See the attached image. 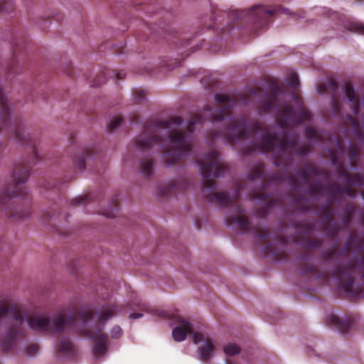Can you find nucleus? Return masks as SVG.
Returning a JSON list of instances; mask_svg holds the SVG:
<instances>
[{
  "instance_id": "nucleus-1",
  "label": "nucleus",
  "mask_w": 364,
  "mask_h": 364,
  "mask_svg": "<svg viewBox=\"0 0 364 364\" xmlns=\"http://www.w3.org/2000/svg\"><path fill=\"white\" fill-rule=\"evenodd\" d=\"M281 92V86L277 82L272 81L269 92L264 94V100L259 106L262 112H273L276 114L278 125L283 129L280 137L275 132H270L262 122H255L250 129L245 117L232 119V107L237 102H245L247 99L245 95L216 94L215 100L218 108L215 109L212 106L206 105L202 114H196L188 120L186 130L177 129L183 122L180 117L146 122L143 132L134 139V146L139 151L149 150L154 145L161 147L164 141L161 132L166 129L169 130L168 141L171 146L162 151V158L167 166H173L181 162L190 153L195 125L208 120L213 124H223L222 129L209 133V137L213 141L223 139L230 145H234L242 140L252 137L255 134L262 133L260 141L245 149L243 154L249 155L256 151L264 153L274 151L272 159L274 165L289 171L294 161V155L304 157L311 151V146H300L298 134H289L287 129L291 125L309 120L311 114L304 106L302 99L294 92L291 96L299 107L297 112L289 103L280 104L277 97Z\"/></svg>"
},
{
  "instance_id": "nucleus-2",
  "label": "nucleus",
  "mask_w": 364,
  "mask_h": 364,
  "mask_svg": "<svg viewBox=\"0 0 364 364\" xmlns=\"http://www.w3.org/2000/svg\"><path fill=\"white\" fill-rule=\"evenodd\" d=\"M122 311L121 306L108 303L97 314L92 310H79L70 316L57 314L52 320L46 316H34L28 318L27 322L32 330L48 335L60 333L64 330L75 328L80 335L95 340L93 354L100 357L107 350L108 336L102 332L105 323Z\"/></svg>"
},
{
  "instance_id": "nucleus-3",
  "label": "nucleus",
  "mask_w": 364,
  "mask_h": 364,
  "mask_svg": "<svg viewBox=\"0 0 364 364\" xmlns=\"http://www.w3.org/2000/svg\"><path fill=\"white\" fill-rule=\"evenodd\" d=\"M296 176L290 173L286 174L274 173L267 178V181L263 183L262 190L253 191L251 193L252 200H259L263 205L257 210L256 216L259 218H265L271 208L274 206H281L282 200L274 196L268 195L265 190L268 186L272 183H278L282 181H287L294 191L301 190L304 184H307L305 193L309 195H323L325 193V188L321 181H311L313 176L324 175L328 176V172L320 170L316 166L312 164H306L304 168L296 171Z\"/></svg>"
},
{
  "instance_id": "nucleus-4",
  "label": "nucleus",
  "mask_w": 364,
  "mask_h": 364,
  "mask_svg": "<svg viewBox=\"0 0 364 364\" xmlns=\"http://www.w3.org/2000/svg\"><path fill=\"white\" fill-rule=\"evenodd\" d=\"M243 189L242 184H240L235 191L232 198L227 193H210L205 197L210 203H215L221 207H229L232 215L226 218L228 225L235 224L245 232H255L256 236L262 242L269 237L267 231L258 227L253 226L247 216L244 215L245 210L239 203L240 191Z\"/></svg>"
},
{
  "instance_id": "nucleus-5",
  "label": "nucleus",
  "mask_w": 364,
  "mask_h": 364,
  "mask_svg": "<svg viewBox=\"0 0 364 364\" xmlns=\"http://www.w3.org/2000/svg\"><path fill=\"white\" fill-rule=\"evenodd\" d=\"M356 274H361L364 278V255L335 267L331 277L337 280L338 285L347 296L354 298L357 296L353 288Z\"/></svg>"
},
{
  "instance_id": "nucleus-6",
  "label": "nucleus",
  "mask_w": 364,
  "mask_h": 364,
  "mask_svg": "<svg viewBox=\"0 0 364 364\" xmlns=\"http://www.w3.org/2000/svg\"><path fill=\"white\" fill-rule=\"evenodd\" d=\"M203 176V187L212 190L215 186V178L222 176L228 169L222 161L218 151H208L203 157L198 160Z\"/></svg>"
},
{
  "instance_id": "nucleus-7",
  "label": "nucleus",
  "mask_w": 364,
  "mask_h": 364,
  "mask_svg": "<svg viewBox=\"0 0 364 364\" xmlns=\"http://www.w3.org/2000/svg\"><path fill=\"white\" fill-rule=\"evenodd\" d=\"M279 9H269L258 5L248 10H231L228 14L225 11H221L220 16L226 15L232 21L247 18V21L255 27L262 28L269 23V18L277 14Z\"/></svg>"
},
{
  "instance_id": "nucleus-8",
  "label": "nucleus",
  "mask_w": 364,
  "mask_h": 364,
  "mask_svg": "<svg viewBox=\"0 0 364 364\" xmlns=\"http://www.w3.org/2000/svg\"><path fill=\"white\" fill-rule=\"evenodd\" d=\"M174 322L178 324L173 329L172 336L173 339L177 342H181L186 340L187 334H191L194 343L198 344L203 340L204 336L198 332L193 331L191 323L183 318L178 314H174L171 316H168Z\"/></svg>"
},
{
  "instance_id": "nucleus-9",
  "label": "nucleus",
  "mask_w": 364,
  "mask_h": 364,
  "mask_svg": "<svg viewBox=\"0 0 364 364\" xmlns=\"http://www.w3.org/2000/svg\"><path fill=\"white\" fill-rule=\"evenodd\" d=\"M345 152V144L343 139L338 136L336 138V150L333 149H328V155L331 162L337 169L338 174L347 179L350 173L345 167L343 154Z\"/></svg>"
},
{
  "instance_id": "nucleus-10",
  "label": "nucleus",
  "mask_w": 364,
  "mask_h": 364,
  "mask_svg": "<svg viewBox=\"0 0 364 364\" xmlns=\"http://www.w3.org/2000/svg\"><path fill=\"white\" fill-rule=\"evenodd\" d=\"M301 272L311 277L313 279L319 284H327L331 278L329 274L326 271H320L314 265L302 264L301 267Z\"/></svg>"
},
{
  "instance_id": "nucleus-11",
  "label": "nucleus",
  "mask_w": 364,
  "mask_h": 364,
  "mask_svg": "<svg viewBox=\"0 0 364 364\" xmlns=\"http://www.w3.org/2000/svg\"><path fill=\"white\" fill-rule=\"evenodd\" d=\"M188 186L189 183L187 179L181 178L178 180L171 181L165 186L161 187L159 190V193L162 197H166L178 191L186 190Z\"/></svg>"
},
{
  "instance_id": "nucleus-12",
  "label": "nucleus",
  "mask_w": 364,
  "mask_h": 364,
  "mask_svg": "<svg viewBox=\"0 0 364 364\" xmlns=\"http://www.w3.org/2000/svg\"><path fill=\"white\" fill-rule=\"evenodd\" d=\"M107 76L109 77H117L118 79L125 78L126 73L124 71H110L107 68H104L100 73H98L92 81V87H98L103 85L106 82Z\"/></svg>"
},
{
  "instance_id": "nucleus-13",
  "label": "nucleus",
  "mask_w": 364,
  "mask_h": 364,
  "mask_svg": "<svg viewBox=\"0 0 364 364\" xmlns=\"http://www.w3.org/2000/svg\"><path fill=\"white\" fill-rule=\"evenodd\" d=\"M330 323L335 326L341 333H347L351 327L353 319L350 317L345 319L341 318L338 316L331 315L329 316Z\"/></svg>"
},
{
  "instance_id": "nucleus-14",
  "label": "nucleus",
  "mask_w": 364,
  "mask_h": 364,
  "mask_svg": "<svg viewBox=\"0 0 364 364\" xmlns=\"http://www.w3.org/2000/svg\"><path fill=\"white\" fill-rule=\"evenodd\" d=\"M344 93L351 103V109L355 114H358L360 109V102L355 96V90L351 83H346L344 88Z\"/></svg>"
},
{
  "instance_id": "nucleus-15",
  "label": "nucleus",
  "mask_w": 364,
  "mask_h": 364,
  "mask_svg": "<svg viewBox=\"0 0 364 364\" xmlns=\"http://www.w3.org/2000/svg\"><path fill=\"white\" fill-rule=\"evenodd\" d=\"M57 350L60 356L72 358L75 354L74 346L67 338H63L59 342L57 346Z\"/></svg>"
},
{
  "instance_id": "nucleus-16",
  "label": "nucleus",
  "mask_w": 364,
  "mask_h": 364,
  "mask_svg": "<svg viewBox=\"0 0 364 364\" xmlns=\"http://www.w3.org/2000/svg\"><path fill=\"white\" fill-rule=\"evenodd\" d=\"M202 341L205 342L204 346H199L198 348V353H199L200 360L205 362V361H208L210 358V357L214 351L215 347L212 342V340L210 338L205 339V338H204Z\"/></svg>"
},
{
  "instance_id": "nucleus-17",
  "label": "nucleus",
  "mask_w": 364,
  "mask_h": 364,
  "mask_svg": "<svg viewBox=\"0 0 364 364\" xmlns=\"http://www.w3.org/2000/svg\"><path fill=\"white\" fill-rule=\"evenodd\" d=\"M94 149L87 148L83 149L77 155L75 156L73 159L74 165L80 170L82 171L85 168V159L93 155Z\"/></svg>"
},
{
  "instance_id": "nucleus-18",
  "label": "nucleus",
  "mask_w": 364,
  "mask_h": 364,
  "mask_svg": "<svg viewBox=\"0 0 364 364\" xmlns=\"http://www.w3.org/2000/svg\"><path fill=\"white\" fill-rule=\"evenodd\" d=\"M264 165L263 163H258L255 167L248 173L247 178L249 181H254L259 180L264 182L266 178L264 174Z\"/></svg>"
},
{
  "instance_id": "nucleus-19",
  "label": "nucleus",
  "mask_w": 364,
  "mask_h": 364,
  "mask_svg": "<svg viewBox=\"0 0 364 364\" xmlns=\"http://www.w3.org/2000/svg\"><path fill=\"white\" fill-rule=\"evenodd\" d=\"M262 251L265 255H270L275 259L283 260L287 258L285 252L276 249L274 244L272 243L266 244L263 247Z\"/></svg>"
},
{
  "instance_id": "nucleus-20",
  "label": "nucleus",
  "mask_w": 364,
  "mask_h": 364,
  "mask_svg": "<svg viewBox=\"0 0 364 364\" xmlns=\"http://www.w3.org/2000/svg\"><path fill=\"white\" fill-rule=\"evenodd\" d=\"M346 152L350 166L353 168H356L360 159V153L357 146L354 144H351L347 149Z\"/></svg>"
},
{
  "instance_id": "nucleus-21",
  "label": "nucleus",
  "mask_w": 364,
  "mask_h": 364,
  "mask_svg": "<svg viewBox=\"0 0 364 364\" xmlns=\"http://www.w3.org/2000/svg\"><path fill=\"white\" fill-rule=\"evenodd\" d=\"M296 242L307 250H313L322 245V242L318 239H305L298 237Z\"/></svg>"
},
{
  "instance_id": "nucleus-22",
  "label": "nucleus",
  "mask_w": 364,
  "mask_h": 364,
  "mask_svg": "<svg viewBox=\"0 0 364 364\" xmlns=\"http://www.w3.org/2000/svg\"><path fill=\"white\" fill-rule=\"evenodd\" d=\"M153 166L154 161L150 158H146L140 161V170L144 177L149 178L153 175Z\"/></svg>"
},
{
  "instance_id": "nucleus-23",
  "label": "nucleus",
  "mask_w": 364,
  "mask_h": 364,
  "mask_svg": "<svg viewBox=\"0 0 364 364\" xmlns=\"http://www.w3.org/2000/svg\"><path fill=\"white\" fill-rule=\"evenodd\" d=\"M292 200L296 209L299 211L306 212L310 209L309 201L301 194L294 196Z\"/></svg>"
},
{
  "instance_id": "nucleus-24",
  "label": "nucleus",
  "mask_w": 364,
  "mask_h": 364,
  "mask_svg": "<svg viewBox=\"0 0 364 364\" xmlns=\"http://www.w3.org/2000/svg\"><path fill=\"white\" fill-rule=\"evenodd\" d=\"M23 66L20 63L18 59L14 58L7 64L6 68V73L9 76L14 74H19L23 71Z\"/></svg>"
},
{
  "instance_id": "nucleus-25",
  "label": "nucleus",
  "mask_w": 364,
  "mask_h": 364,
  "mask_svg": "<svg viewBox=\"0 0 364 364\" xmlns=\"http://www.w3.org/2000/svg\"><path fill=\"white\" fill-rule=\"evenodd\" d=\"M354 212L355 206L353 203H349L346 206L342 220L343 226H348L350 223Z\"/></svg>"
},
{
  "instance_id": "nucleus-26",
  "label": "nucleus",
  "mask_w": 364,
  "mask_h": 364,
  "mask_svg": "<svg viewBox=\"0 0 364 364\" xmlns=\"http://www.w3.org/2000/svg\"><path fill=\"white\" fill-rule=\"evenodd\" d=\"M346 183L349 186H361L364 183V178L360 173H350Z\"/></svg>"
},
{
  "instance_id": "nucleus-27",
  "label": "nucleus",
  "mask_w": 364,
  "mask_h": 364,
  "mask_svg": "<svg viewBox=\"0 0 364 364\" xmlns=\"http://www.w3.org/2000/svg\"><path fill=\"white\" fill-rule=\"evenodd\" d=\"M294 228L301 231V233L305 235H310L314 229V225L313 223H306L304 221L298 222L294 224Z\"/></svg>"
},
{
  "instance_id": "nucleus-28",
  "label": "nucleus",
  "mask_w": 364,
  "mask_h": 364,
  "mask_svg": "<svg viewBox=\"0 0 364 364\" xmlns=\"http://www.w3.org/2000/svg\"><path fill=\"white\" fill-rule=\"evenodd\" d=\"M343 196V187L338 184H335L328 196V200L332 202L334 200H341Z\"/></svg>"
},
{
  "instance_id": "nucleus-29",
  "label": "nucleus",
  "mask_w": 364,
  "mask_h": 364,
  "mask_svg": "<svg viewBox=\"0 0 364 364\" xmlns=\"http://www.w3.org/2000/svg\"><path fill=\"white\" fill-rule=\"evenodd\" d=\"M323 229L329 237L334 238L337 236L339 229L336 223H332L330 221L323 223Z\"/></svg>"
},
{
  "instance_id": "nucleus-30",
  "label": "nucleus",
  "mask_w": 364,
  "mask_h": 364,
  "mask_svg": "<svg viewBox=\"0 0 364 364\" xmlns=\"http://www.w3.org/2000/svg\"><path fill=\"white\" fill-rule=\"evenodd\" d=\"M305 135L307 139L311 140H314L318 142L323 141L321 134L312 127H306L305 129Z\"/></svg>"
},
{
  "instance_id": "nucleus-31",
  "label": "nucleus",
  "mask_w": 364,
  "mask_h": 364,
  "mask_svg": "<svg viewBox=\"0 0 364 364\" xmlns=\"http://www.w3.org/2000/svg\"><path fill=\"white\" fill-rule=\"evenodd\" d=\"M320 213L325 217L323 220V223H325L326 221H330L333 216L334 211L330 204H325L321 207Z\"/></svg>"
},
{
  "instance_id": "nucleus-32",
  "label": "nucleus",
  "mask_w": 364,
  "mask_h": 364,
  "mask_svg": "<svg viewBox=\"0 0 364 364\" xmlns=\"http://www.w3.org/2000/svg\"><path fill=\"white\" fill-rule=\"evenodd\" d=\"M26 43V38L25 36L15 37L13 40V50L14 53L16 54L17 51L23 50V45Z\"/></svg>"
},
{
  "instance_id": "nucleus-33",
  "label": "nucleus",
  "mask_w": 364,
  "mask_h": 364,
  "mask_svg": "<svg viewBox=\"0 0 364 364\" xmlns=\"http://www.w3.org/2000/svg\"><path fill=\"white\" fill-rule=\"evenodd\" d=\"M224 352L226 355L232 356L240 353V348L235 343H230L224 346Z\"/></svg>"
},
{
  "instance_id": "nucleus-34",
  "label": "nucleus",
  "mask_w": 364,
  "mask_h": 364,
  "mask_svg": "<svg viewBox=\"0 0 364 364\" xmlns=\"http://www.w3.org/2000/svg\"><path fill=\"white\" fill-rule=\"evenodd\" d=\"M14 9L12 0H0V14L11 13Z\"/></svg>"
},
{
  "instance_id": "nucleus-35",
  "label": "nucleus",
  "mask_w": 364,
  "mask_h": 364,
  "mask_svg": "<svg viewBox=\"0 0 364 364\" xmlns=\"http://www.w3.org/2000/svg\"><path fill=\"white\" fill-rule=\"evenodd\" d=\"M146 97V92L141 89H136L134 91V100L136 104L142 103Z\"/></svg>"
},
{
  "instance_id": "nucleus-36",
  "label": "nucleus",
  "mask_w": 364,
  "mask_h": 364,
  "mask_svg": "<svg viewBox=\"0 0 364 364\" xmlns=\"http://www.w3.org/2000/svg\"><path fill=\"white\" fill-rule=\"evenodd\" d=\"M122 122V117L119 116L114 117L110 122L107 124V130L109 132L114 131L118 127Z\"/></svg>"
},
{
  "instance_id": "nucleus-37",
  "label": "nucleus",
  "mask_w": 364,
  "mask_h": 364,
  "mask_svg": "<svg viewBox=\"0 0 364 364\" xmlns=\"http://www.w3.org/2000/svg\"><path fill=\"white\" fill-rule=\"evenodd\" d=\"M336 252H337V248H333L332 250H327L321 253V257L323 260H325L326 262H331L333 260Z\"/></svg>"
},
{
  "instance_id": "nucleus-38",
  "label": "nucleus",
  "mask_w": 364,
  "mask_h": 364,
  "mask_svg": "<svg viewBox=\"0 0 364 364\" xmlns=\"http://www.w3.org/2000/svg\"><path fill=\"white\" fill-rule=\"evenodd\" d=\"M331 106L333 112L338 114L341 111V102L339 99L333 94L331 97Z\"/></svg>"
},
{
  "instance_id": "nucleus-39",
  "label": "nucleus",
  "mask_w": 364,
  "mask_h": 364,
  "mask_svg": "<svg viewBox=\"0 0 364 364\" xmlns=\"http://www.w3.org/2000/svg\"><path fill=\"white\" fill-rule=\"evenodd\" d=\"M39 350V346L36 343H33L28 346L26 350L25 353L28 356H33L36 355Z\"/></svg>"
},
{
  "instance_id": "nucleus-40",
  "label": "nucleus",
  "mask_w": 364,
  "mask_h": 364,
  "mask_svg": "<svg viewBox=\"0 0 364 364\" xmlns=\"http://www.w3.org/2000/svg\"><path fill=\"white\" fill-rule=\"evenodd\" d=\"M88 200L87 196H79L71 200L70 205L73 206H77L80 204H85Z\"/></svg>"
},
{
  "instance_id": "nucleus-41",
  "label": "nucleus",
  "mask_w": 364,
  "mask_h": 364,
  "mask_svg": "<svg viewBox=\"0 0 364 364\" xmlns=\"http://www.w3.org/2000/svg\"><path fill=\"white\" fill-rule=\"evenodd\" d=\"M350 30L364 35V25L358 23H353L350 24Z\"/></svg>"
},
{
  "instance_id": "nucleus-42",
  "label": "nucleus",
  "mask_w": 364,
  "mask_h": 364,
  "mask_svg": "<svg viewBox=\"0 0 364 364\" xmlns=\"http://www.w3.org/2000/svg\"><path fill=\"white\" fill-rule=\"evenodd\" d=\"M289 86L294 89L296 90L299 86V77L296 73H292L291 75V79L289 81Z\"/></svg>"
},
{
  "instance_id": "nucleus-43",
  "label": "nucleus",
  "mask_w": 364,
  "mask_h": 364,
  "mask_svg": "<svg viewBox=\"0 0 364 364\" xmlns=\"http://www.w3.org/2000/svg\"><path fill=\"white\" fill-rule=\"evenodd\" d=\"M353 248V240H350L343 245L341 252L343 255H349Z\"/></svg>"
},
{
  "instance_id": "nucleus-44",
  "label": "nucleus",
  "mask_w": 364,
  "mask_h": 364,
  "mask_svg": "<svg viewBox=\"0 0 364 364\" xmlns=\"http://www.w3.org/2000/svg\"><path fill=\"white\" fill-rule=\"evenodd\" d=\"M122 333V328L119 326H115L112 328L111 335L114 338H118Z\"/></svg>"
},
{
  "instance_id": "nucleus-45",
  "label": "nucleus",
  "mask_w": 364,
  "mask_h": 364,
  "mask_svg": "<svg viewBox=\"0 0 364 364\" xmlns=\"http://www.w3.org/2000/svg\"><path fill=\"white\" fill-rule=\"evenodd\" d=\"M343 195H346L350 198H353L355 196V191L349 186L343 187Z\"/></svg>"
},
{
  "instance_id": "nucleus-46",
  "label": "nucleus",
  "mask_w": 364,
  "mask_h": 364,
  "mask_svg": "<svg viewBox=\"0 0 364 364\" xmlns=\"http://www.w3.org/2000/svg\"><path fill=\"white\" fill-rule=\"evenodd\" d=\"M328 85L331 90H332L334 92H336L338 89V83L337 82L333 79H330L328 81Z\"/></svg>"
},
{
  "instance_id": "nucleus-47",
  "label": "nucleus",
  "mask_w": 364,
  "mask_h": 364,
  "mask_svg": "<svg viewBox=\"0 0 364 364\" xmlns=\"http://www.w3.org/2000/svg\"><path fill=\"white\" fill-rule=\"evenodd\" d=\"M136 305L138 306L141 310L144 311L148 312L151 311L149 306L145 302L136 303Z\"/></svg>"
},
{
  "instance_id": "nucleus-48",
  "label": "nucleus",
  "mask_w": 364,
  "mask_h": 364,
  "mask_svg": "<svg viewBox=\"0 0 364 364\" xmlns=\"http://www.w3.org/2000/svg\"><path fill=\"white\" fill-rule=\"evenodd\" d=\"M263 93V90L261 88L252 89L250 92V95L257 96Z\"/></svg>"
},
{
  "instance_id": "nucleus-49",
  "label": "nucleus",
  "mask_w": 364,
  "mask_h": 364,
  "mask_svg": "<svg viewBox=\"0 0 364 364\" xmlns=\"http://www.w3.org/2000/svg\"><path fill=\"white\" fill-rule=\"evenodd\" d=\"M288 242V239L286 236L281 235L277 240V242L281 245H285Z\"/></svg>"
},
{
  "instance_id": "nucleus-50",
  "label": "nucleus",
  "mask_w": 364,
  "mask_h": 364,
  "mask_svg": "<svg viewBox=\"0 0 364 364\" xmlns=\"http://www.w3.org/2000/svg\"><path fill=\"white\" fill-rule=\"evenodd\" d=\"M143 316L141 313H132L129 314V317L131 319H136L141 318Z\"/></svg>"
},
{
  "instance_id": "nucleus-51",
  "label": "nucleus",
  "mask_w": 364,
  "mask_h": 364,
  "mask_svg": "<svg viewBox=\"0 0 364 364\" xmlns=\"http://www.w3.org/2000/svg\"><path fill=\"white\" fill-rule=\"evenodd\" d=\"M318 92L320 93H324L326 91V87L324 84H322L318 87Z\"/></svg>"
},
{
  "instance_id": "nucleus-52",
  "label": "nucleus",
  "mask_w": 364,
  "mask_h": 364,
  "mask_svg": "<svg viewBox=\"0 0 364 364\" xmlns=\"http://www.w3.org/2000/svg\"><path fill=\"white\" fill-rule=\"evenodd\" d=\"M311 257V255L309 254H307V255H303L301 257V261H303V262H305L306 260H309Z\"/></svg>"
},
{
  "instance_id": "nucleus-53",
  "label": "nucleus",
  "mask_w": 364,
  "mask_h": 364,
  "mask_svg": "<svg viewBox=\"0 0 364 364\" xmlns=\"http://www.w3.org/2000/svg\"><path fill=\"white\" fill-rule=\"evenodd\" d=\"M350 119L355 127H358V122L353 117L350 116Z\"/></svg>"
},
{
  "instance_id": "nucleus-54",
  "label": "nucleus",
  "mask_w": 364,
  "mask_h": 364,
  "mask_svg": "<svg viewBox=\"0 0 364 364\" xmlns=\"http://www.w3.org/2000/svg\"><path fill=\"white\" fill-rule=\"evenodd\" d=\"M131 121L132 122H138V117L136 114H134V116L131 118Z\"/></svg>"
},
{
  "instance_id": "nucleus-55",
  "label": "nucleus",
  "mask_w": 364,
  "mask_h": 364,
  "mask_svg": "<svg viewBox=\"0 0 364 364\" xmlns=\"http://www.w3.org/2000/svg\"><path fill=\"white\" fill-rule=\"evenodd\" d=\"M105 215H106L107 217H114V215L112 213H105Z\"/></svg>"
},
{
  "instance_id": "nucleus-56",
  "label": "nucleus",
  "mask_w": 364,
  "mask_h": 364,
  "mask_svg": "<svg viewBox=\"0 0 364 364\" xmlns=\"http://www.w3.org/2000/svg\"><path fill=\"white\" fill-rule=\"evenodd\" d=\"M218 16L217 15H214V18H215V22H217L218 21ZM215 24L216 25V23H215Z\"/></svg>"
},
{
  "instance_id": "nucleus-57",
  "label": "nucleus",
  "mask_w": 364,
  "mask_h": 364,
  "mask_svg": "<svg viewBox=\"0 0 364 364\" xmlns=\"http://www.w3.org/2000/svg\"><path fill=\"white\" fill-rule=\"evenodd\" d=\"M361 220L362 223H364V213L362 215Z\"/></svg>"
},
{
  "instance_id": "nucleus-58",
  "label": "nucleus",
  "mask_w": 364,
  "mask_h": 364,
  "mask_svg": "<svg viewBox=\"0 0 364 364\" xmlns=\"http://www.w3.org/2000/svg\"><path fill=\"white\" fill-rule=\"evenodd\" d=\"M114 208L117 210L118 208H117V204H115V207Z\"/></svg>"
},
{
  "instance_id": "nucleus-59",
  "label": "nucleus",
  "mask_w": 364,
  "mask_h": 364,
  "mask_svg": "<svg viewBox=\"0 0 364 364\" xmlns=\"http://www.w3.org/2000/svg\"><path fill=\"white\" fill-rule=\"evenodd\" d=\"M222 30H223V32H225V30L224 28H222Z\"/></svg>"
}]
</instances>
